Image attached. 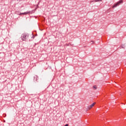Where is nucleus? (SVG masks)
<instances>
[{
    "instance_id": "f257e3e1",
    "label": "nucleus",
    "mask_w": 126,
    "mask_h": 126,
    "mask_svg": "<svg viewBox=\"0 0 126 126\" xmlns=\"http://www.w3.org/2000/svg\"><path fill=\"white\" fill-rule=\"evenodd\" d=\"M29 38V34L28 33H23L21 36V39L22 41H26Z\"/></svg>"
},
{
    "instance_id": "f03ea898",
    "label": "nucleus",
    "mask_w": 126,
    "mask_h": 126,
    "mask_svg": "<svg viewBox=\"0 0 126 126\" xmlns=\"http://www.w3.org/2000/svg\"><path fill=\"white\" fill-rule=\"evenodd\" d=\"M123 2H124V0H119L118 2H117V3L114 4V5L112 7L113 8H114L115 7H117V6H119V5H120L121 3H123Z\"/></svg>"
},
{
    "instance_id": "7ed1b4c3",
    "label": "nucleus",
    "mask_w": 126,
    "mask_h": 126,
    "mask_svg": "<svg viewBox=\"0 0 126 126\" xmlns=\"http://www.w3.org/2000/svg\"><path fill=\"white\" fill-rule=\"evenodd\" d=\"M95 104H96V102H94L92 104L88 106V109L91 110V109H92V108L94 107Z\"/></svg>"
},
{
    "instance_id": "20e7f679",
    "label": "nucleus",
    "mask_w": 126,
    "mask_h": 126,
    "mask_svg": "<svg viewBox=\"0 0 126 126\" xmlns=\"http://www.w3.org/2000/svg\"><path fill=\"white\" fill-rule=\"evenodd\" d=\"M31 11H28V12H25L24 13H20V15H21V14H29V13H31Z\"/></svg>"
},
{
    "instance_id": "39448f33",
    "label": "nucleus",
    "mask_w": 126,
    "mask_h": 126,
    "mask_svg": "<svg viewBox=\"0 0 126 126\" xmlns=\"http://www.w3.org/2000/svg\"><path fill=\"white\" fill-rule=\"evenodd\" d=\"M37 76H35L34 77V81H37Z\"/></svg>"
},
{
    "instance_id": "423d86ee",
    "label": "nucleus",
    "mask_w": 126,
    "mask_h": 126,
    "mask_svg": "<svg viewBox=\"0 0 126 126\" xmlns=\"http://www.w3.org/2000/svg\"><path fill=\"white\" fill-rule=\"evenodd\" d=\"M93 88L94 89V90H96V89H97V87L96 86H94Z\"/></svg>"
},
{
    "instance_id": "0eeeda50",
    "label": "nucleus",
    "mask_w": 126,
    "mask_h": 126,
    "mask_svg": "<svg viewBox=\"0 0 126 126\" xmlns=\"http://www.w3.org/2000/svg\"><path fill=\"white\" fill-rule=\"evenodd\" d=\"M94 1H95V2H97V1H102V0H95Z\"/></svg>"
},
{
    "instance_id": "6e6552de",
    "label": "nucleus",
    "mask_w": 126,
    "mask_h": 126,
    "mask_svg": "<svg viewBox=\"0 0 126 126\" xmlns=\"http://www.w3.org/2000/svg\"><path fill=\"white\" fill-rule=\"evenodd\" d=\"M34 37H35V36L32 35V38L33 39H34Z\"/></svg>"
},
{
    "instance_id": "1a4fd4ad",
    "label": "nucleus",
    "mask_w": 126,
    "mask_h": 126,
    "mask_svg": "<svg viewBox=\"0 0 126 126\" xmlns=\"http://www.w3.org/2000/svg\"><path fill=\"white\" fill-rule=\"evenodd\" d=\"M91 43H92V44H94V41H91Z\"/></svg>"
}]
</instances>
